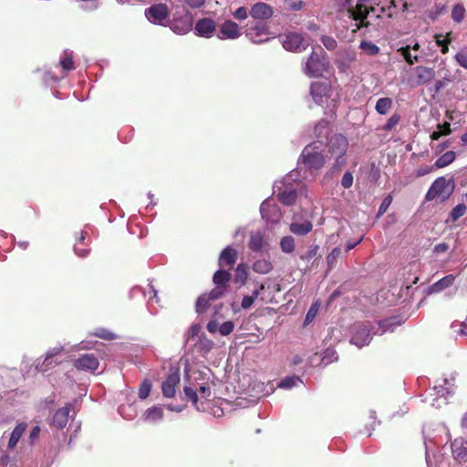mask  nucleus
<instances>
[{"mask_svg": "<svg viewBox=\"0 0 467 467\" xmlns=\"http://www.w3.org/2000/svg\"><path fill=\"white\" fill-rule=\"evenodd\" d=\"M451 33H447L444 38L442 39V35H436V43L438 46L441 47V53L446 54L449 51V44L451 43V39L450 37Z\"/></svg>", "mask_w": 467, "mask_h": 467, "instance_id": "de8ad7c7", "label": "nucleus"}, {"mask_svg": "<svg viewBox=\"0 0 467 467\" xmlns=\"http://www.w3.org/2000/svg\"><path fill=\"white\" fill-rule=\"evenodd\" d=\"M79 7L86 11L95 10L99 7L98 0H81Z\"/></svg>", "mask_w": 467, "mask_h": 467, "instance_id": "680f3d73", "label": "nucleus"}, {"mask_svg": "<svg viewBox=\"0 0 467 467\" xmlns=\"http://www.w3.org/2000/svg\"><path fill=\"white\" fill-rule=\"evenodd\" d=\"M183 391L188 400H191L192 404L196 406L198 401L197 390L192 389V387L185 386Z\"/></svg>", "mask_w": 467, "mask_h": 467, "instance_id": "bf43d9fd", "label": "nucleus"}, {"mask_svg": "<svg viewBox=\"0 0 467 467\" xmlns=\"http://www.w3.org/2000/svg\"><path fill=\"white\" fill-rule=\"evenodd\" d=\"M423 435H424V439H425V450H426V452H425V458H426V463L429 467H431L432 465V459H434L435 462H437L438 460L436 459L437 456L436 454L432 451V447H431V437H430V434L428 433L427 431V428L426 427H423Z\"/></svg>", "mask_w": 467, "mask_h": 467, "instance_id": "2f4dec72", "label": "nucleus"}, {"mask_svg": "<svg viewBox=\"0 0 467 467\" xmlns=\"http://www.w3.org/2000/svg\"><path fill=\"white\" fill-rule=\"evenodd\" d=\"M391 202H392V198L390 195H389L383 199V201L379 208V211H378V216H380L387 212Z\"/></svg>", "mask_w": 467, "mask_h": 467, "instance_id": "774afa93", "label": "nucleus"}, {"mask_svg": "<svg viewBox=\"0 0 467 467\" xmlns=\"http://www.w3.org/2000/svg\"><path fill=\"white\" fill-rule=\"evenodd\" d=\"M94 336L100 337L102 339H106V340H112V339L117 338V336L113 332H111L106 328L96 329L94 332Z\"/></svg>", "mask_w": 467, "mask_h": 467, "instance_id": "5fc2aeb1", "label": "nucleus"}, {"mask_svg": "<svg viewBox=\"0 0 467 467\" xmlns=\"http://www.w3.org/2000/svg\"><path fill=\"white\" fill-rule=\"evenodd\" d=\"M451 453L455 460L462 462L467 461V448L464 446L462 439H455L451 442Z\"/></svg>", "mask_w": 467, "mask_h": 467, "instance_id": "bb28decb", "label": "nucleus"}, {"mask_svg": "<svg viewBox=\"0 0 467 467\" xmlns=\"http://www.w3.org/2000/svg\"><path fill=\"white\" fill-rule=\"evenodd\" d=\"M454 189L455 182L453 178L439 177L429 188L425 199L426 201H432L439 198L441 202H444L453 193Z\"/></svg>", "mask_w": 467, "mask_h": 467, "instance_id": "20e7f679", "label": "nucleus"}, {"mask_svg": "<svg viewBox=\"0 0 467 467\" xmlns=\"http://www.w3.org/2000/svg\"><path fill=\"white\" fill-rule=\"evenodd\" d=\"M234 329V324L233 321H225L219 327V333L222 336L230 335Z\"/></svg>", "mask_w": 467, "mask_h": 467, "instance_id": "052dcab7", "label": "nucleus"}, {"mask_svg": "<svg viewBox=\"0 0 467 467\" xmlns=\"http://www.w3.org/2000/svg\"><path fill=\"white\" fill-rule=\"evenodd\" d=\"M393 107V100L390 98H380L377 100L375 109L379 115H386Z\"/></svg>", "mask_w": 467, "mask_h": 467, "instance_id": "f704fd0d", "label": "nucleus"}, {"mask_svg": "<svg viewBox=\"0 0 467 467\" xmlns=\"http://www.w3.org/2000/svg\"><path fill=\"white\" fill-rule=\"evenodd\" d=\"M69 411L70 408L68 406L58 409L53 417L52 425L57 429L65 428L70 417Z\"/></svg>", "mask_w": 467, "mask_h": 467, "instance_id": "cd10ccee", "label": "nucleus"}, {"mask_svg": "<svg viewBox=\"0 0 467 467\" xmlns=\"http://www.w3.org/2000/svg\"><path fill=\"white\" fill-rule=\"evenodd\" d=\"M26 422L18 423L12 432H4L0 438V467H18L16 464V445L26 430Z\"/></svg>", "mask_w": 467, "mask_h": 467, "instance_id": "f03ea898", "label": "nucleus"}, {"mask_svg": "<svg viewBox=\"0 0 467 467\" xmlns=\"http://www.w3.org/2000/svg\"><path fill=\"white\" fill-rule=\"evenodd\" d=\"M318 311V305L313 304L310 308L308 309L306 318H305V325L310 324L314 318L316 317Z\"/></svg>", "mask_w": 467, "mask_h": 467, "instance_id": "e2e57ef3", "label": "nucleus"}, {"mask_svg": "<svg viewBox=\"0 0 467 467\" xmlns=\"http://www.w3.org/2000/svg\"><path fill=\"white\" fill-rule=\"evenodd\" d=\"M245 35L254 44H262L271 38L268 26L262 22L248 26Z\"/></svg>", "mask_w": 467, "mask_h": 467, "instance_id": "9b49d317", "label": "nucleus"}, {"mask_svg": "<svg viewBox=\"0 0 467 467\" xmlns=\"http://www.w3.org/2000/svg\"><path fill=\"white\" fill-rule=\"evenodd\" d=\"M420 44L415 40H411L400 47L397 51L409 65H414L422 58V56L420 54Z\"/></svg>", "mask_w": 467, "mask_h": 467, "instance_id": "f8f14e48", "label": "nucleus"}, {"mask_svg": "<svg viewBox=\"0 0 467 467\" xmlns=\"http://www.w3.org/2000/svg\"><path fill=\"white\" fill-rule=\"evenodd\" d=\"M294 219L295 221L289 225V230L292 234L297 236H305L312 231L313 223L310 220L306 219L303 222H297L296 221V216Z\"/></svg>", "mask_w": 467, "mask_h": 467, "instance_id": "b1692460", "label": "nucleus"}, {"mask_svg": "<svg viewBox=\"0 0 467 467\" xmlns=\"http://www.w3.org/2000/svg\"><path fill=\"white\" fill-rule=\"evenodd\" d=\"M99 360L93 354H85L75 360V367L80 370L95 371L99 368Z\"/></svg>", "mask_w": 467, "mask_h": 467, "instance_id": "4be33fe9", "label": "nucleus"}, {"mask_svg": "<svg viewBox=\"0 0 467 467\" xmlns=\"http://www.w3.org/2000/svg\"><path fill=\"white\" fill-rule=\"evenodd\" d=\"M152 388V383L149 379H145L140 386L139 389V397L141 400H145L149 397L150 390Z\"/></svg>", "mask_w": 467, "mask_h": 467, "instance_id": "09e8293b", "label": "nucleus"}, {"mask_svg": "<svg viewBox=\"0 0 467 467\" xmlns=\"http://www.w3.org/2000/svg\"><path fill=\"white\" fill-rule=\"evenodd\" d=\"M283 47L287 51L302 52L309 46L301 34L289 33L281 40Z\"/></svg>", "mask_w": 467, "mask_h": 467, "instance_id": "ddd939ff", "label": "nucleus"}, {"mask_svg": "<svg viewBox=\"0 0 467 467\" xmlns=\"http://www.w3.org/2000/svg\"><path fill=\"white\" fill-rule=\"evenodd\" d=\"M348 148L347 138L341 134L331 137L327 143V151L330 158L335 159L334 169L340 168L345 163L344 155Z\"/></svg>", "mask_w": 467, "mask_h": 467, "instance_id": "39448f33", "label": "nucleus"}, {"mask_svg": "<svg viewBox=\"0 0 467 467\" xmlns=\"http://www.w3.org/2000/svg\"><path fill=\"white\" fill-rule=\"evenodd\" d=\"M453 379H441V383H436L433 387V390L437 395V398L432 399L431 406L441 408L446 404V397L453 392Z\"/></svg>", "mask_w": 467, "mask_h": 467, "instance_id": "9d476101", "label": "nucleus"}, {"mask_svg": "<svg viewBox=\"0 0 467 467\" xmlns=\"http://www.w3.org/2000/svg\"><path fill=\"white\" fill-rule=\"evenodd\" d=\"M329 122L326 119L320 120L315 127V133L317 138L327 137L329 130Z\"/></svg>", "mask_w": 467, "mask_h": 467, "instance_id": "8fccbe9b", "label": "nucleus"}, {"mask_svg": "<svg viewBox=\"0 0 467 467\" xmlns=\"http://www.w3.org/2000/svg\"><path fill=\"white\" fill-rule=\"evenodd\" d=\"M455 280V276L453 275H448L439 281L432 284L430 287V293H439L444 290L445 288L451 286Z\"/></svg>", "mask_w": 467, "mask_h": 467, "instance_id": "c756f323", "label": "nucleus"}, {"mask_svg": "<svg viewBox=\"0 0 467 467\" xmlns=\"http://www.w3.org/2000/svg\"><path fill=\"white\" fill-rule=\"evenodd\" d=\"M168 7L164 4H156L145 10L147 19L153 24L162 25L168 17Z\"/></svg>", "mask_w": 467, "mask_h": 467, "instance_id": "dca6fc26", "label": "nucleus"}, {"mask_svg": "<svg viewBox=\"0 0 467 467\" xmlns=\"http://www.w3.org/2000/svg\"><path fill=\"white\" fill-rule=\"evenodd\" d=\"M232 275L229 270L219 269L213 276V282L214 288L210 291V296L212 298H222L226 296L230 289V280Z\"/></svg>", "mask_w": 467, "mask_h": 467, "instance_id": "6e6552de", "label": "nucleus"}, {"mask_svg": "<svg viewBox=\"0 0 467 467\" xmlns=\"http://www.w3.org/2000/svg\"><path fill=\"white\" fill-rule=\"evenodd\" d=\"M329 92H330V87L325 81L313 82L311 84L310 94H311L314 101L317 105H323L325 102L327 101V99L329 97Z\"/></svg>", "mask_w": 467, "mask_h": 467, "instance_id": "a211bd4d", "label": "nucleus"}, {"mask_svg": "<svg viewBox=\"0 0 467 467\" xmlns=\"http://www.w3.org/2000/svg\"><path fill=\"white\" fill-rule=\"evenodd\" d=\"M60 65L66 71L74 69V62L72 60V52H65V57L60 59Z\"/></svg>", "mask_w": 467, "mask_h": 467, "instance_id": "603ef678", "label": "nucleus"}, {"mask_svg": "<svg viewBox=\"0 0 467 467\" xmlns=\"http://www.w3.org/2000/svg\"><path fill=\"white\" fill-rule=\"evenodd\" d=\"M359 48L369 56H375L379 52V47L378 46L366 40L360 42Z\"/></svg>", "mask_w": 467, "mask_h": 467, "instance_id": "a18cd8bd", "label": "nucleus"}, {"mask_svg": "<svg viewBox=\"0 0 467 467\" xmlns=\"http://www.w3.org/2000/svg\"><path fill=\"white\" fill-rule=\"evenodd\" d=\"M237 260V251L231 245L225 247L220 256H219V266L222 268L224 265L228 266L230 269L233 268L235 262Z\"/></svg>", "mask_w": 467, "mask_h": 467, "instance_id": "5701e85b", "label": "nucleus"}, {"mask_svg": "<svg viewBox=\"0 0 467 467\" xmlns=\"http://www.w3.org/2000/svg\"><path fill=\"white\" fill-rule=\"evenodd\" d=\"M466 205L464 203H459L456 205L450 213V218L451 222H456L459 218H461L466 213Z\"/></svg>", "mask_w": 467, "mask_h": 467, "instance_id": "3c124183", "label": "nucleus"}, {"mask_svg": "<svg viewBox=\"0 0 467 467\" xmlns=\"http://www.w3.org/2000/svg\"><path fill=\"white\" fill-rule=\"evenodd\" d=\"M375 326L370 322H358L352 326L350 343L361 348L370 343L371 332L374 333Z\"/></svg>", "mask_w": 467, "mask_h": 467, "instance_id": "423d86ee", "label": "nucleus"}, {"mask_svg": "<svg viewBox=\"0 0 467 467\" xmlns=\"http://www.w3.org/2000/svg\"><path fill=\"white\" fill-rule=\"evenodd\" d=\"M195 347L197 351L204 356L213 348L214 343L213 340L209 339L205 335L202 334L198 337V340L195 343Z\"/></svg>", "mask_w": 467, "mask_h": 467, "instance_id": "473e14b6", "label": "nucleus"}, {"mask_svg": "<svg viewBox=\"0 0 467 467\" xmlns=\"http://www.w3.org/2000/svg\"><path fill=\"white\" fill-rule=\"evenodd\" d=\"M248 278V268L245 264H239L234 271V283L244 285Z\"/></svg>", "mask_w": 467, "mask_h": 467, "instance_id": "4c0bfd02", "label": "nucleus"}, {"mask_svg": "<svg viewBox=\"0 0 467 467\" xmlns=\"http://www.w3.org/2000/svg\"><path fill=\"white\" fill-rule=\"evenodd\" d=\"M260 213L262 218L272 224L278 223L282 218L280 207L270 200H265L262 202Z\"/></svg>", "mask_w": 467, "mask_h": 467, "instance_id": "4468645a", "label": "nucleus"}, {"mask_svg": "<svg viewBox=\"0 0 467 467\" xmlns=\"http://www.w3.org/2000/svg\"><path fill=\"white\" fill-rule=\"evenodd\" d=\"M373 11V8H368L366 0H359L356 6L349 10L351 16L355 20L363 21L367 18L369 14V11Z\"/></svg>", "mask_w": 467, "mask_h": 467, "instance_id": "c85d7f7f", "label": "nucleus"}, {"mask_svg": "<svg viewBox=\"0 0 467 467\" xmlns=\"http://www.w3.org/2000/svg\"><path fill=\"white\" fill-rule=\"evenodd\" d=\"M264 236L260 232H253L250 234L248 247L253 252H261L264 248Z\"/></svg>", "mask_w": 467, "mask_h": 467, "instance_id": "72a5a7b5", "label": "nucleus"}, {"mask_svg": "<svg viewBox=\"0 0 467 467\" xmlns=\"http://www.w3.org/2000/svg\"><path fill=\"white\" fill-rule=\"evenodd\" d=\"M274 14L273 7L264 2H258L252 5L250 16L256 20H264L270 18Z\"/></svg>", "mask_w": 467, "mask_h": 467, "instance_id": "412c9836", "label": "nucleus"}, {"mask_svg": "<svg viewBox=\"0 0 467 467\" xmlns=\"http://www.w3.org/2000/svg\"><path fill=\"white\" fill-rule=\"evenodd\" d=\"M181 375L178 370L171 371L161 385L162 395L165 398H173L176 394V387L180 383Z\"/></svg>", "mask_w": 467, "mask_h": 467, "instance_id": "aec40b11", "label": "nucleus"}, {"mask_svg": "<svg viewBox=\"0 0 467 467\" xmlns=\"http://www.w3.org/2000/svg\"><path fill=\"white\" fill-rule=\"evenodd\" d=\"M201 331L200 324H192L187 333L188 340L194 339V337H199V333Z\"/></svg>", "mask_w": 467, "mask_h": 467, "instance_id": "69168bd1", "label": "nucleus"}, {"mask_svg": "<svg viewBox=\"0 0 467 467\" xmlns=\"http://www.w3.org/2000/svg\"><path fill=\"white\" fill-rule=\"evenodd\" d=\"M414 70L416 73L418 85H424L435 78V70L432 67L418 66L414 68Z\"/></svg>", "mask_w": 467, "mask_h": 467, "instance_id": "a878e982", "label": "nucleus"}, {"mask_svg": "<svg viewBox=\"0 0 467 467\" xmlns=\"http://www.w3.org/2000/svg\"><path fill=\"white\" fill-rule=\"evenodd\" d=\"M281 250L285 254H290L295 250V239L288 235L285 236L280 241Z\"/></svg>", "mask_w": 467, "mask_h": 467, "instance_id": "c03bdc74", "label": "nucleus"}, {"mask_svg": "<svg viewBox=\"0 0 467 467\" xmlns=\"http://www.w3.org/2000/svg\"><path fill=\"white\" fill-rule=\"evenodd\" d=\"M340 254H341V250L338 247L334 248L330 252V254L327 257V262L329 268H332L336 265L337 258L340 256Z\"/></svg>", "mask_w": 467, "mask_h": 467, "instance_id": "13d9d810", "label": "nucleus"}, {"mask_svg": "<svg viewBox=\"0 0 467 467\" xmlns=\"http://www.w3.org/2000/svg\"><path fill=\"white\" fill-rule=\"evenodd\" d=\"M145 420L150 422L161 420L163 418V410L161 406L149 408L144 413Z\"/></svg>", "mask_w": 467, "mask_h": 467, "instance_id": "e433bc0d", "label": "nucleus"}, {"mask_svg": "<svg viewBox=\"0 0 467 467\" xmlns=\"http://www.w3.org/2000/svg\"><path fill=\"white\" fill-rule=\"evenodd\" d=\"M303 179L306 177L304 176ZM274 189L278 200L285 205H293L297 198L302 196L310 200L306 186L303 182L298 170L290 171L282 181L275 182Z\"/></svg>", "mask_w": 467, "mask_h": 467, "instance_id": "f257e3e1", "label": "nucleus"}, {"mask_svg": "<svg viewBox=\"0 0 467 467\" xmlns=\"http://www.w3.org/2000/svg\"><path fill=\"white\" fill-rule=\"evenodd\" d=\"M337 359V352L335 349L328 348L324 351L323 357H322V362L325 365H328Z\"/></svg>", "mask_w": 467, "mask_h": 467, "instance_id": "864d4df0", "label": "nucleus"}, {"mask_svg": "<svg viewBox=\"0 0 467 467\" xmlns=\"http://www.w3.org/2000/svg\"><path fill=\"white\" fill-rule=\"evenodd\" d=\"M321 42L328 50H334L337 46V41L333 37L327 36H323L321 37Z\"/></svg>", "mask_w": 467, "mask_h": 467, "instance_id": "0e129e2a", "label": "nucleus"}, {"mask_svg": "<svg viewBox=\"0 0 467 467\" xmlns=\"http://www.w3.org/2000/svg\"><path fill=\"white\" fill-rule=\"evenodd\" d=\"M400 116L399 114H393L384 124L382 127V130L385 131H390L392 130L400 122Z\"/></svg>", "mask_w": 467, "mask_h": 467, "instance_id": "6e6d98bb", "label": "nucleus"}, {"mask_svg": "<svg viewBox=\"0 0 467 467\" xmlns=\"http://www.w3.org/2000/svg\"><path fill=\"white\" fill-rule=\"evenodd\" d=\"M252 269L257 274L265 275L271 272L273 265L267 259H258L253 264Z\"/></svg>", "mask_w": 467, "mask_h": 467, "instance_id": "c9c22d12", "label": "nucleus"}, {"mask_svg": "<svg viewBox=\"0 0 467 467\" xmlns=\"http://www.w3.org/2000/svg\"><path fill=\"white\" fill-rule=\"evenodd\" d=\"M218 298H212L210 296V292L208 294H202L200 296L195 304V309L198 314L204 313L207 308L210 306V302L217 300Z\"/></svg>", "mask_w": 467, "mask_h": 467, "instance_id": "58836bf2", "label": "nucleus"}, {"mask_svg": "<svg viewBox=\"0 0 467 467\" xmlns=\"http://www.w3.org/2000/svg\"><path fill=\"white\" fill-rule=\"evenodd\" d=\"M216 32V23L212 18H201L195 23L194 33L198 36L211 38Z\"/></svg>", "mask_w": 467, "mask_h": 467, "instance_id": "f3484780", "label": "nucleus"}, {"mask_svg": "<svg viewBox=\"0 0 467 467\" xmlns=\"http://www.w3.org/2000/svg\"><path fill=\"white\" fill-rule=\"evenodd\" d=\"M87 234V232L81 231L79 233V236L78 237L77 243L74 245V252L79 257H85L89 253V249L87 248V244L85 243Z\"/></svg>", "mask_w": 467, "mask_h": 467, "instance_id": "7c9ffc66", "label": "nucleus"}, {"mask_svg": "<svg viewBox=\"0 0 467 467\" xmlns=\"http://www.w3.org/2000/svg\"><path fill=\"white\" fill-rule=\"evenodd\" d=\"M264 288H265V285H260L258 288H255L252 292L251 296H244V298L242 300V303H241L242 308L249 309L253 306L254 301L257 299V297L259 296L260 291L263 290Z\"/></svg>", "mask_w": 467, "mask_h": 467, "instance_id": "ea45409f", "label": "nucleus"}, {"mask_svg": "<svg viewBox=\"0 0 467 467\" xmlns=\"http://www.w3.org/2000/svg\"><path fill=\"white\" fill-rule=\"evenodd\" d=\"M324 51L319 48V52L313 51L308 57L304 72L311 78L319 77L327 70L328 62L324 56Z\"/></svg>", "mask_w": 467, "mask_h": 467, "instance_id": "0eeeda50", "label": "nucleus"}, {"mask_svg": "<svg viewBox=\"0 0 467 467\" xmlns=\"http://www.w3.org/2000/svg\"><path fill=\"white\" fill-rule=\"evenodd\" d=\"M63 352H68L67 346L57 345L48 349L44 359L37 358L36 360V369L38 372L47 371L51 367L58 364L61 361L59 356Z\"/></svg>", "mask_w": 467, "mask_h": 467, "instance_id": "1a4fd4ad", "label": "nucleus"}, {"mask_svg": "<svg viewBox=\"0 0 467 467\" xmlns=\"http://www.w3.org/2000/svg\"><path fill=\"white\" fill-rule=\"evenodd\" d=\"M322 151L323 143L321 141H314L308 144L304 148L300 155L299 163L303 164L308 171H317L321 169L326 162Z\"/></svg>", "mask_w": 467, "mask_h": 467, "instance_id": "7ed1b4c3", "label": "nucleus"}, {"mask_svg": "<svg viewBox=\"0 0 467 467\" xmlns=\"http://www.w3.org/2000/svg\"><path fill=\"white\" fill-rule=\"evenodd\" d=\"M401 321L397 317H392L381 320L377 325V329L375 328L374 335L379 334L382 335L386 332L394 331L395 327L400 326Z\"/></svg>", "mask_w": 467, "mask_h": 467, "instance_id": "393cba45", "label": "nucleus"}, {"mask_svg": "<svg viewBox=\"0 0 467 467\" xmlns=\"http://www.w3.org/2000/svg\"><path fill=\"white\" fill-rule=\"evenodd\" d=\"M353 184V175L350 171H346L341 179V185L345 189H348Z\"/></svg>", "mask_w": 467, "mask_h": 467, "instance_id": "338daca9", "label": "nucleus"}, {"mask_svg": "<svg viewBox=\"0 0 467 467\" xmlns=\"http://www.w3.org/2000/svg\"><path fill=\"white\" fill-rule=\"evenodd\" d=\"M465 16V8L462 5H455L451 11V18L456 23H461Z\"/></svg>", "mask_w": 467, "mask_h": 467, "instance_id": "49530a36", "label": "nucleus"}, {"mask_svg": "<svg viewBox=\"0 0 467 467\" xmlns=\"http://www.w3.org/2000/svg\"><path fill=\"white\" fill-rule=\"evenodd\" d=\"M303 384L302 379L297 376H292L283 379L279 383L278 387L285 389H290L294 387H297Z\"/></svg>", "mask_w": 467, "mask_h": 467, "instance_id": "79ce46f5", "label": "nucleus"}, {"mask_svg": "<svg viewBox=\"0 0 467 467\" xmlns=\"http://www.w3.org/2000/svg\"><path fill=\"white\" fill-rule=\"evenodd\" d=\"M216 36L221 40H234L241 36V29L239 26L232 21L225 20L216 32Z\"/></svg>", "mask_w": 467, "mask_h": 467, "instance_id": "2eb2a0df", "label": "nucleus"}, {"mask_svg": "<svg viewBox=\"0 0 467 467\" xmlns=\"http://www.w3.org/2000/svg\"><path fill=\"white\" fill-rule=\"evenodd\" d=\"M157 290L150 285V290H149V300H148V309L150 312V314L155 315L158 312V308L155 307L154 302L159 303V298L157 296Z\"/></svg>", "mask_w": 467, "mask_h": 467, "instance_id": "37998d69", "label": "nucleus"}, {"mask_svg": "<svg viewBox=\"0 0 467 467\" xmlns=\"http://www.w3.org/2000/svg\"><path fill=\"white\" fill-rule=\"evenodd\" d=\"M456 154L454 151L450 150L442 154L440 158L435 161V166L437 168H444L451 163H452L455 160Z\"/></svg>", "mask_w": 467, "mask_h": 467, "instance_id": "a19ab883", "label": "nucleus"}, {"mask_svg": "<svg viewBox=\"0 0 467 467\" xmlns=\"http://www.w3.org/2000/svg\"><path fill=\"white\" fill-rule=\"evenodd\" d=\"M454 58L461 67L467 69V47L462 48Z\"/></svg>", "mask_w": 467, "mask_h": 467, "instance_id": "4d7b16f0", "label": "nucleus"}, {"mask_svg": "<svg viewBox=\"0 0 467 467\" xmlns=\"http://www.w3.org/2000/svg\"><path fill=\"white\" fill-rule=\"evenodd\" d=\"M193 16L192 13L186 11L181 18H174L171 23V29L178 35H185L192 28Z\"/></svg>", "mask_w": 467, "mask_h": 467, "instance_id": "6ab92c4d", "label": "nucleus"}]
</instances>
